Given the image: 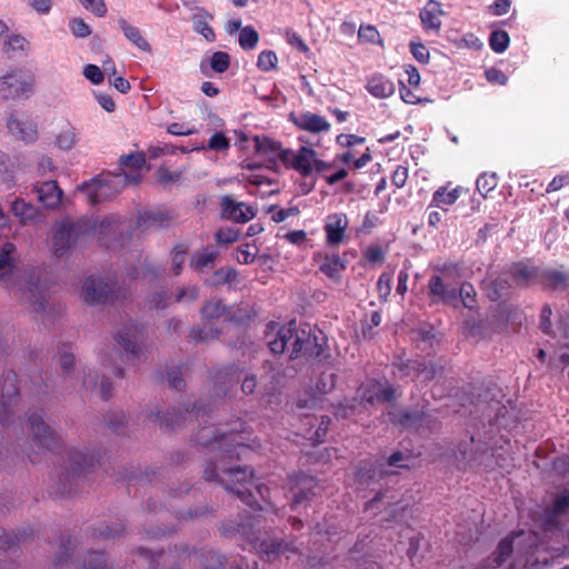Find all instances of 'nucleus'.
Listing matches in <instances>:
<instances>
[{
    "mask_svg": "<svg viewBox=\"0 0 569 569\" xmlns=\"http://www.w3.org/2000/svg\"><path fill=\"white\" fill-rule=\"evenodd\" d=\"M12 213L18 217L23 223L32 221L38 214V209L26 202L23 199H16L11 203Z\"/></svg>",
    "mask_w": 569,
    "mask_h": 569,
    "instance_id": "obj_39",
    "label": "nucleus"
},
{
    "mask_svg": "<svg viewBox=\"0 0 569 569\" xmlns=\"http://www.w3.org/2000/svg\"><path fill=\"white\" fill-rule=\"evenodd\" d=\"M119 164V173L108 176V178L94 177L78 186V190L87 194L90 204H97L102 198L107 197V189L111 183L121 186L127 183L138 184L141 181V174L139 172L126 173L123 168L142 169L146 166V156L142 152L124 154L120 157Z\"/></svg>",
    "mask_w": 569,
    "mask_h": 569,
    "instance_id": "obj_3",
    "label": "nucleus"
},
{
    "mask_svg": "<svg viewBox=\"0 0 569 569\" xmlns=\"http://www.w3.org/2000/svg\"><path fill=\"white\" fill-rule=\"evenodd\" d=\"M84 569H110L102 552H89Z\"/></svg>",
    "mask_w": 569,
    "mask_h": 569,
    "instance_id": "obj_57",
    "label": "nucleus"
},
{
    "mask_svg": "<svg viewBox=\"0 0 569 569\" xmlns=\"http://www.w3.org/2000/svg\"><path fill=\"white\" fill-rule=\"evenodd\" d=\"M443 11L440 2L436 0H429L423 9L419 13L422 28L426 31H433L438 33L441 29V16Z\"/></svg>",
    "mask_w": 569,
    "mask_h": 569,
    "instance_id": "obj_27",
    "label": "nucleus"
},
{
    "mask_svg": "<svg viewBox=\"0 0 569 569\" xmlns=\"http://www.w3.org/2000/svg\"><path fill=\"white\" fill-rule=\"evenodd\" d=\"M259 41L258 32L250 26L240 30L239 44L243 50H252L257 47Z\"/></svg>",
    "mask_w": 569,
    "mask_h": 569,
    "instance_id": "obj_48",
    "label": "nucleus"
},
{
    "mask_svg": "<svg viewBox=\"0 0 569 569\" xmlns=\"http://www.w3.org/2000/svg\"><path fill=\"white\" fill-rule=\"evenodd\" d=\"M34 79L20 69H11L0 78V96L3 100L29 98L33 92Z\"/></svg>",
    "mask_w": 569,
    "mask_h": 569,
    "instance_id": "obj_7",
    "label": "nucleus"
},
{
    "mask_svg": "<svg viewBox=\"0 0 569 569\" xmlns=\"http://www.w3.org/2000/svg\"><path fill=\"white\" fill-rule=\"evenodd\" d=\"M18 377L16 372L9 371L3 375L0 390V423L4 425L9 421L12 413V407L17 402L19 388L17 386Z\"/></svg>",
    "mask_w": 569,
    "mask_h": 569,
    "instance_id": "obj_13",
    "label": "nucleus"
},
{
    "mask_svg": "<svg viewBox=\"0 0 569 569\" xmlns=\"http://www.w3.org/2000/svg\"><path fill=\"white\" fill-rule=\"evenodd\" d=\"M538 286L546 291L569 290V270L563 266L559 268H541Z\"/></svg>",
    "mask_w": 569,
    "mask_h": 569,
    "instance_id": "obj_16",
    "label": "nucleus"
},
{
    "mask_svg": "<svg viewBox=\"0 0 569 569\" xmlns=\"http://www.w3.org/2000/svg\"><path fill=\"white\" fill-rule=\"evenodd\" d=\"M497 186L498 177L495 172H483L476 181V188L483 198H486L490 191L495 190Z\"/></svg>",
    "mask_w": 569,
    "mask_h": 569,
    "instance_id": "obj_42",
    "label": "nucleus"
},
{
    "mask_svg": "<svg viewBox=\"0 0 569 569\" xmlns=\"http://www.w3.org/2000/svg\"><path fill=\"white\" fill-rule=\"evenodd\" d=\"M28 427L32 433L33 441L42 453L60 455L62 445L60 437L44 421L43 410L28 413Z\"/></svg>",
    "mask_w": 569,
    "mask_h": 569,
    "instance_id": "obj_6",
    "label": "nucleus"
},
{
    "mask_svg": "<svg viewBox=\"0 0 569 569\" xmlns=\"http://www.w3.org/2000/svg\"><path fill=\"white\" fill-rule=\"evenodd\" d=\"M361 398L363 401L373 403H389L396 398V390L389 383H381L372 380L361 388Z\"/></svg>",
    "mask_w": 569,
    "mask_h": 569,
    "instance_id": "obj_20",
    "label": "nucleus"
},
{
    "mask_svg": "<svg viewBox=\"0 0 569 569\" xmlns=\"http://www.w3.org/2000/svg\"><path fill=\"white\" fill-rule=\"evenodd\" d=\"M29 302L34 311H42L46 307V290L40 283H30L28 287Z\"/></svg>",
    "mask_w": 569,
    "mask_h": 569,
    "instance_id": "obj_41",
    "label": "nucleus"
},
{
    "mask_svg": "<svg viewBox=\"0 0 569 569\" xmlns=\"http://www.w3.org/2000/svg\"><path fill=\"white\" fill-rule=\"evenodd\" d=\"M244 422L237 419L232 426L226 430H220L214 425L202 427L196 442L202 447L210 448L212 460H210L203 471L206 481H217L224 489L237 496L244 505L252 510H262L261 506L253 497L252 489L269 505L274 513L278 510L270 502L269 488L264 485L253 483V472L247 467H234L233 462L241 459V455L250 451L246 445Z\"/></svg>",
    "mask_w": 569,
    "mask_h": 569,
    "instance_id": "obj_1",
    "label": "nucleus"
},
{
    "mask_svg": "<svg viewBox=\"0 0 569 569\" xmlns=\"http://www.w3.org/2000/svg\"><path fill=\"white\" fill-rule=\"evenodd\" d=\"M569 511V490L556 493L551 503L540 515L541 528L551 531L560 527L561 518Z\"/></svg>",
    "mask_w": 569,
    "mask_h": 569,
    "instance_id": "obj_11",
    "label": "nucleus"
},
{
    "mask_svg": "<svg viewBox=\"0 0 569 569\" xmlns=\"http://www.w3.org/2000/svg\"><path fill=\"white\" fill-rule=\"evenodd\" d=\"M219 257V251L209 247L196 251L189 261V266L196 272L202 273L208 269H212Z\"/></svg>",
    "mask_w": 569,
    "mask_h": 569,
    "instance_id": "obj_32",
    "label": "nucleus"
},
{
    "mask_svg": "<svg viewBox=\"0 0 569 569\" xmlns=\"http://www.w3.org/2000/svg\"><path fill=\"white\" fill-rule=\"evenodd\" d=\"M124 531V526L121 522L114 523L112 527L110 526H100L99 528H93L91 536L92 538H101V539H111L118 536H121Z\"/></svg>",
    "mask_w": 569,
    "mask_h": 569,
    "instance_id": "obj_47",
    "label": "nucleus"
},
{
    "mask_svg": "<svg viewBox=\"0 0 569 569\" xmlns=\"http://www.w3.org/2000/svg\"><path fill=\"white\" fill-rule=\"evenodd\" d=\"M253 142L256 152L267 157L270 161L279 160L282 163L283 152H289L290 150L283 148L281 142L267 136H256Z\"/></svg>",
    "mask_w": 569,
    "mask_h": 569,
    "instance_id": "obj_25",
    "label": "nucleus"
},
{
    "mask_svg": "<svg viewBox=\"0 0 569 569\" xmlns=\"http://www.w3.org/2000/svg\"><path fill=\"white\" fill-rule=\"evenodd\" d=\"M521 533H522V531L512 532V533L508 535L507 537H505L499 542V545L493 553V557H492V567L493 568L500 567L503 562L507 561L508 558L511 557V555L513 552L515 538Z\"/></svg>",
    "mask_w": 569,
    "mask_h": 569,
    "instance_id": "obj_36",
    "label": "nucleus"
},
{
    "mask_svg": "<svg viewBox=\"0 0 569 569\" xmlns=\"http://www.w3.org/2000/svg\"><path fill=\"white\" fill-rule=\"evenodd\" d=\"M292 481L295 482V486L291 487V491L297 489L291 502V508L293 509L298 505L309 500L315 495L312 491L315 487V479L307 476H297Z\"/></svg>",
    "mask_w": 569,
    "mask_h": 569,
    "instance_id": "obj_33",
    "label": "nucleus"
},
{
    "mask_svg": "<svg viewBox=\"0 0 569 569\" xmlns=\"http://www.w3.org/2000/svg\"><path fill=\"white\" fill-rule=\"evenodd\" d=\"M90 229L99 233H116L120 229V220L113 216L103 218L99 224H93Z\"/></svg>",
    "mask_w": 569,
    "mask_h": 569,
    "instance_id": "obj_56",
    "label": "nucleus"
},
{
    "mask_svg": "<svg viewBox=\"0 0 569 569\" xmlns=\"http://www.w3.org/2000/svg\"><path fill=\"white\" fill-rule=\"evenodd\" d=\"M266 340L270 351L274 355L283 353L291 345L290 359H297L305 356L308 359H315L325 362L330 358L328 341L322 331L307 328L298 329L296 320H290L286 325L270 321L267 325Z\"/></svg>",
    "mask_w": 569,
    "mask_h": 569,
    "instance_id": "obj_2",
    "label": "nucleus"
},
{
    "mask_svg": "<svg viewBox=\"0 0 569 569\" xmlns=\"http://www.w3.org/2000/svg\"><path fill=\"white\" fill-rule=\"evenodd\" d=\"M88 230L80 221L61 222L56 226L52 236V253L58 258L63 257Z\"/></svg>",
    "mask_w": 569,
    "mask_h": 569,
    "instance_id": "obj_8",
    "label": "nucleus"
},
{
    "mask_svg": "<svg viewBox=\"0 0 569 569\" xmlns=\"http://www.w3.org/2000/svg\"><path fill=\"white\" fill-rule=\"evenodd\" d=\"M181 171H171L167 167H159L157 170V179L161 184L174 183L180 180Z\"/></svg>",
    "mask_w": 569,
    "mask_h": 569,
    "instance_id": "obj_58",
    "label": "nucleus"
},
{
    "mask_svg": "<svg viewBox=\"0 0 569 569\" xmlns=\"http://www.w3.org/2000/svg\"><path fill=\"white\" fill-rule=\"evenodd\" d=\"M144 328L136 323L126 325L116 336V341L126 352L128 360L139 358Z\"/></svg>",
    "mask_w": 569,
    "mask_h": 569,
    "instance_id": "obj_12",
    "label": "nucleus"
},
{
    "mask_svg": "<svg viewBox=\"0 0 569 569\" xmlns=\"http://www.w3.org/2000/svg\"><path fill=\"white\" fill-rule=\"evenodd\" d=\"M509 43V34L505 30H495L489 36V46L496 53L505 52L508 49Z\"/></svg>",
    "mask_w": 569,
    "mask_h": 569,
    "instance_id": "obj_44",
    "label": "nucleus"
},
{
    "mask_svg": "<svg viewBox=\"0 0 569 569\" xmlns=\"http://www.w3.org/2000/svg\"><path fill=\"white\" fill-rule=\"evenodd\" d=\"M210 68L217 73L226 72L230 67V56L224 51H216L210 57Z\"/></svg>",
    "mask_w": 569,
    "mask_h": 569,
    "instance_id": "obj_50",
    "label": "nucleus"
},
{
    "mask_svg": "<svg viewBox=\"0 0 569 569\" xmlns=\"http://www.w3.org/2000/svg\"><path fill=\"white\" fill-rule=\"evenodd\" d=\"M212 409L210 406H203L201 402L193 403L192 410L190 411L188 408L182 410H173L172 412H167L161 416L160 412L150 413V419H153L154 422L159 423L161 429L173 430L179 427L182 421L187 419V416L193 417L197 420L203 419L206 416L211 413Z\"/></svg>",
    "mask_w": 569,
    "mask_h": 569,
    "instance_id": "obj_10",
    "label": "nucleus"
},
{
    "mask_svg": "<svg viewBox=\"0 0 569 569\" xmlns=\"http://www.w3.org/2000/svg\"><path fill=\"white\" fill-rule=\"evenodd\" d=\"M68 460L69 467L67 468L66 475H63L66 479L88 472L94 463V456L78 450H69Z\"/></svg>",
    "mask_w": 569,
    "mask_h": 569,
    "instance_id": "obj_26",
    "label": "nucleus"
},
{
    "mask_svg": "<svg viewBox=\"0 0 569 569\" xmlns=\"http://www.w3.org/2000/svg\"><path fill=\"white\" fill-rule=\"evenodd\" d=\"M37 193L39 201L48 209H56L62 199V190L52 180L42 182L37 188Z\"/></svg>",
    "mask_w": 569,
    "mask_h": 569,
    "instance_id": "obj_31",
    "label": "nucleus"
},
{
    "mask_svg": "<svg viewBox=\"0 0 569 569\" xmlns=\"http://www.w3.org/2000/svg\"><path fill=\"white\" fill-rule=\"evenodd\" d=\"M359 41L383 47V39L378 29L372 24H360L358 30Z\"/></svg>",
    "mask_w": 569,
    "mask_h": 569,
    "instance_id": "obj_43",
    "label": "nucleus"
},
{
    "mask_svg": "<svg viewBox=\"0 0 569 569\" xmlns=\"http://www.w3.org/2000/svg\"><path fill=\"white\" fill-rule=\"evenodd\" d=\"M239 379V369L234 365H229L220 369L213 377L216 395L218 397H224Z\"/></svg>",
    "mask_w": 569,
    "mask_h": 569,
    "instance_id": "obj_28",
    "label": "nucleus"
},
{
    "mask_svg": "<svg viewBox=\"0 0 569 569\" xmlns=\"http://www.w3.org/2000/svg\"><path fill=\"white\" fill-rule=\"evenodd\" d=\"M390 421L407 429L429 428L432 419L429 413L423 410H399L390 412Z\"/></svg>",
    "mask_w": 569,
    "mask_h": 569,
    "instance_id": "obj_17",
    "label": "nucleus"
},
{
    "mask_svg": "<svg viewBox=\"0 0 569 569\" xmlns=\"http://www.w3.org/2000/svg\"><path fill=\"white\" fill-rule=\"evenodd\" d=\"M239 237H240L239 230L230 228V227L219 228L214 232V240H216L217 244H219V246L231 244V243L238 241Z\"/></svg>",
    "mask_w": 569,
    "mask_h": 569,
    "instance_id": "obj_51",
    "label": "nucleus"
},
{
    "mask_svg": "<svg viewBox=\"0 0 569 569\" xmlns=\"http://www.w3.org/2000/svg\"><path fill=\"white\" fill-rule=\"evenodd\" d=\"M226 306L220 300L208 301L201 309L203 319H216L220 318L226 312Z\"/></svg>",
    "mask_w": 569,
    "mask_h": 569,
    "instance_id": "obj_53",
    "label": "nucleus"
},
{
    "mask_svg": "<svg viewBox=\"0 0 569 569\" xmlns=\"http://www.w3.org/2000/svg\"><path fill=\"white\" fill-rule=\"evenodd\" d=\"M77 142L74 128L70 123H64L56 137V144L61 150H70Z\"/></svg>",
    "mask_w": 569,
    "mask_h": 569,
    "instance_id": "obj_40",
    "label": "nucleus"
},
{
    "mask_svg": "<svg viewBox=\"0 0 569 569\" xmlns=\"http://www.w3.org/2000/svg\"><path fill=\"white\" fill-rule=\"evenodd\" d=\"M16 251V246L12 242H4L0 248V271H8L12 269V254Z\"/></svg>",
    "mask_w": 569,
    "mask_h": 569,
    "instance_id": "obj_54",
    "label": "nucleus"
},
{
    "mask_svg": "<svg viewBox=\"0 0 569 569\" xmlns=\"http://www.w3.org/2000/svg\"><path fill=\"white\" fill-rule=\"evenodd\" d=\"M463 192V188L457 186L456 188L448 190L447 187H439L432 194V199L428 206L430 208H439L442 211H447L449 206H452L460 198Z\"/></svg>",
    "mask_w": 569,
    "mask_h": 569,
    "instance_id": "obj_30",
    "label": "nucleus"
},
{
    "mask_svg": "<svg viewBox=\"0 0 569 569\" xmlns=\"http://www.w3.org/2000/svg\"><path fill=\"white\" fill-rule=\"evenodd\" d=\"M7 128L11 134L27 143L38 139V126L31 119L19 120L11 114L7 120Z\"/></svg>",
    "mask_w": 569,
    "mask_h": 569,
    "instance_id": "obj_23",
    "label": "nucleus"
},
{
    "mask_svg": "<svg viewBox=\"0 0 569 569\" xmlns=\"http://www.w3.org/2000/svg\"><path fill=\"white\" fill-rule=\"evenodd\" d=\"M172 216L162 210H144L137 217V228L141 231L167 228L172 222Z\"/></svg>",
    "mask_w": 569,
    "mask_h": 569,
    "instance_id": "obj_21",
    "label": "nucleus"
},
{
    "mask_svg": "<svg viewBox=\"0 0 569 569\" xmlns=\"http://www.w3.org/2000/svg\"><path fill=\"white\" fill-rule=\"evenodd\" d=\"M282 164L287 169H292L301 177L307 178L313 172L325 173L331 167V162L323 161L318 158V152L310 146H301L297 150L283 152Z\"/></svg>",
    "mask_w": 569,
    "mask_h": 569,
    "instance_id": "obj_4",
    "label": "nucleus"
},
{
    "mask_svg": "<svg viewBox=\"0 0 569 569\" xmlns=\"http://www.w3.org/2000/svg\"><path fill=\"white\" fill-rule=\"evenodd\" d=\"M278 57L272 50L261 51L258 56L257 67L261 71L268 72L277 68Z\"/></svg>",
    "mask_w": 569,
    "mask_h": 569,
    "instance_id": "obj_52",
    "label": "nucleus"
},
{
    "mask_svg": "<svg viewBox=\"0 0 569 569\" xmlns=\"http://www.w3.org/2000/svg\"><path fill=\"white\" fill-rule=\"evenodd\" d=\"M428 295L433 303L441 302L455 307L458 303L457 289L446 284L439 274H433L429 278Z\"/></svg>",
    "mask_w": 569,
    "mask_h": 569,
    "instance_id": "obj_18",
    "label": "nucleus"
},
{
    "mask_svg": "<svg viewBox=\"0 0 569 569\" xmlns=\"http://www.w3.org/2000/svg\"><path fill=\"white\" fill-rule=\"evenodd\" d=\"M116 283L99 277H88L82 286L81 296L86 303L106 305L113 300Z\"/></svg>",
    "mask_w": 569,
    "mask_h": 569,
    "instance_id": "obj_9",
    "label": "nucleus"
},
{
    "mask_svg": "<svg viewBox=\"0 0 569 569\" xmlns=\"http://www.w3.org/2000/svg\"><path fill=\"white\" fill-rule=\"evenodd\" d=\"M222 535L224 537H230L232 535H239L240 538H243V549H253L258 553L266 556L268 560L274 558L279 555H283L287 551L291 550L288 543L278 540H261L257 536V532L251 529L250 526L244 523H238L236 528H228L227 526L222 527Z\"/></svg>",
    "mask_w": 569,
    "mask_h": 569,
    "instance_id": "obj_5",
    "label": "nucleus"
},
{
    "mask_svg": "<svg viewBox=\"0 0 569 569\" xmlns=\"http://www.w3.org/2000/svg\"><path fill=\"white\" fill-rule=\"evenodd\" d=\"M540 267L531 266L523 261L512 262L505 269L507 274L518 288H530L539 282Z\"/></svg>",
    "mask_w": 569,
    "mask_h": 569,
    "instance_id": "obj_14",
    "label": "nucleus"
},
{
    "mask_svg": "<svg viewBox=\"0 0 569 569\" xmlns=\"http://www.w3.org/2000/svg\"><path fill=\"white\" fill-rule=\"evenodd\" d=\"M229 147V139L222 132H214L208 142V148L210 150L224 151Z\"/></svg>",
    "mask_w": 569,
    "mask_h": 569,
    "instance_id": "obj_63",
    "label": "nucleus"
},
{
    "mask_svg": "<svg viewBox=\"0 0 569 569\" xmlns=\"http://www.w3.org/2000/svg\"><path fill=\"white\" fill-rule=\"evenodd\" d=\"M458 300L470 311L477 312L479 309L477 291L471 282L463 281L457 291Z\"/></svg>",
    "mask_w": 569,
    "mask_h": 569,
    "instance_id": "obj_38",
    "label": "nucleus"
},
{
    "mask_svg": "<svg viewBox=\"0 0 569 569\" xmlns=\"http://www.w3.org/2000/svg\"><path fill=\"white\" fill-rule=\"evenodd\" d=\"M220 331L212 326L204 325L203 328H194L190 332L191 340L196 342H208L218 338Z\"/></svg>",
    "mask_w": 569,
    "mask_h": 569,
    "instance_id": "obj_49",
    "label": "nucleus"
},
{
    "mask_svg": "<svg viewBox=\"0 0 569 569\" xmlns=\"http://www.w3.org/2000/svg\"><path fill=\"white\" fill-rule=\"evenodd\" d=\"M410 52L420 63H428L430 53L428 48L421 42H410Z\"/></svg>",
    "mask_w": 569,
    "mask_h": 569,
    "instance_id": "obj_64",
    "label": "nucleus"
},
{
    "mask_svg": "<svg viewBox=\"0 0 569 569\" xmlns=\"http://www.w3.org/2000/svg\"><path fill=\"white\" fill-rule=\"evenodd\" d=\"M237 278V271L231 268H220L213 271L212 279L208 281L209 286L217 287L226 283H231Z\"/></svg>",
    "mask_w": 569,
    "mask_h": 569,
    "instance_id": "obj_45",
    "label": "nucleus"
},
{
    "mask_svg": "<svg viewBox=\"0 0 569 569\" xmlns=\"http://www.w3.org/2000/svg\"><path fill=\"white\" fill-rule=\"evenodd\" d=\"M290 120L298 129L311 133L328 132L331 127L325 117L310 111L302 112L298 116L291 113Z\"/></svg>",
    "mask_w": 569,
    "mask_h": 569,
    "instance_id": "obj_22",
    "label": "nucleus"
},
{
    "mask_svg": "<svg viewBox=\"0 0 569 569\" xmlns=\"http://www.w3.org/2000/svg\"><path fill=\"white\" fill-rule=\"evenodd\" d=\"M3 49L6 52H26L29 49V41L21 34H12L4 41Z\"/></svg>",
    "mask_w": 569,
    "mask_h": 569,
    "instance_id": "obj_55",
    "label": "nucleus"
},
{
    "mask_svg": "<svg viewBox=\"0 0 569 569\" xmlns=\"http://www.w3.org/2000/svg\"><path fill=\"white\" fill-rule=\"evenodd\" d=\"M347 264L338 254H326L319 263V270L332 280H339Z\"/></svg>",
    "mask_w": 569,
    "mask_h": 569,
    "instance_id": "obj_35",
    "label": "nucleus"
},
{
    "mask_svg": "<svg viewBox=\"0 0 569 569\" xmlns=\"http://www.w3.org/2000/svg\"><path fill=\"white\" fill-rule=\"evenodd\" d=\"M119 28L123 32L126 39L131 42L134 47L143 52H151L152 48L147 39L142 36L141 30L138 27L130 24L126 19L120 18L118 20Z\"/></svg>",
    "mask_w": 569,
    "mask_h": 569,
    "instance_id": "obj_34",
    "label": "nucleus"
},
{
    "mask_svg": "<svg viewBox=\"0 0 569 569\" xmlns=\"http://www.w3.org/2000/svg\"><path fill=\"white\" fill-rule=\"evenodd\" d=\"M167 379L169 387L177 390L182 391L186 388V381L182 378V368L177 367L167 373Z\"/></svg>",
    "mask_w": 569,
    "mask_h": 569,
    "instance_id": "obj_59",
    "label": "nucleus"
},
{
    "mask_svg": "<svg viewBox=\"0 0 569 569\" xmlns=\"http://www.w3.org/2000/svg\"><path fill=\"white\" fill-rule=\"evenodd\" d=\"M221 217L237 223H246L256 217L253 207L244 202H237L231 196H222L220 200Z\"/></svg>",
    "mask_w": 569,
    "mask_h": 569,
    "instance_id": "obj_15",
    "label": "nucleus"
},
{
    "mask_svg": "<svg viewBox=\"0 0 569 569\" xmlns=\"http://www.w3.org/2000/svg\"><path fill=\"white\" fill-rule=\"evenodd\" d=\"M69 27L71 32L77 38H87L91 33L90 27L81 18H74L70 21Z\"/></svg>",
    "mask_w": 569,
    "mask_h": 569,
    "instance_id": "obj_62",
    "label": "nucleus"
},
{
    "mask_svg": "<svg viewBox=\"0 0 569 569\" xmlns=\"http://www.w3.org/2000/svg\"><path fill=\"white\" fill-rule=\"evenodd\" d=\"M405 368L408 370V375L413 372L417 378H422L425 381L432 380L438 372L437 366L427 361H408Z\"/></svg>",
    "mask_w": 569,
    "mask_h": 569,
    "instance_id": "obj_37",
    "label": "nucleus"
},
{
    "mask_svg": "<svg viewBox=\"0 0 569 569\" xmlns=\"http://www.w3.org/2000/svg\"><path fill=\"white\" fill-rule=\"evenodd\" d=\"M513 287V282L505 274V271L495 278L488 277L481 281V289L486 292L491 301H498L508 295Z\"/></svg>",
    "mask_w": 569,
    "mask_h": 569,
    "instance_id": "obj_24",
    "label": "nucleus"
},
{
    "mask_svg": "<svg viewBox=\"0 0 569 569\" xmlns=\"http://www.w3.org/2000/svg\"><path fill=\"white\" fill-rule=\"evenodd\" d=\"M59 361L63 372L67 373L73 369L74 356L71 352L70 346H62L61 350L59 351Z\"/></svg>",
    "mask_w": 569,
    "mask_h": 569,
    "instance_id": "obj_61",
    "label": "nucleus"
},
{
    "mask_svg": "<svg viewBox=\"0 0 569 569\" xmlns=\"http://www.w3.org/2000/svg\"><path fill=\"white\" fill-rule=\"evenodd\" d=\"M188 247L184 243H177L171 251V260H172V273L174 276H179L182 271V266L186 261V256L188 253Z\"/></svg>",
    "mask_w": 569,
    "mask_h": 569,
    "instance_id": "obj_46",
    "label": "nucleus"
},
{
    "mask_svg": "<svg viewBox=\"0 0 569 569\" xmlns=\"http://www.w3.org/2000/svg\"><path fill=\"white\" fill-rule=\"evenodd\" d=\"M348 224L349 222L346 213L337 212L329 214L323 226L326 243L329 247H337L341 244L346 239Z\"/></svg>",
    "mask_w": 569,
    "mask_h": 569,
    "instance_id": "obj_19",
    "label": "nucleus"
},
{
    "mask_svg": "<svg viewBox=\"0 0 569 569\" xmlns=\"http://www.w3.org/2000/svg\"><path fill=\"white\" fill-rule=\"evenodd\" d=\"M367 91L375 98L385 99L395 93L393 82L381 73L372 74L366 83Z\"/></svg>",
    "mask_w": 569,
    "mask_h": 569,
    "instance_id": "obj_29",
    "label": "nucleus"
},
{
    "mask_svg": "<svg viewBox=\"0 0 569 569\" xmlns=\"http://www.w3.org/2000/svg\"><path fill=\"white\" fill-rule=\"evenodd\" d=\"M391 284H392V274L388 272H383L380 274L378 282H377V290L379 293V297L382 300H387L391 292Z\"/></svg>",
    "mask_w": 569,
    "mask_h": 569,
    "instance_id": "obj_60",
    "label": "nucleus"
}]
</instances>
